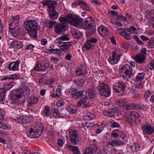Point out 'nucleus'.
Listing matches in <instances>:
<instances>
[{"instance_id": "28", "label": "nucleus", "mask_w": 154, "mask_h": 154, "mask_svg": "<svg viewBox=\"0 0 154 154\" xmlns=\"http://www.w3.org/2000/svg\"><path fill=\"white\" fill-rule=\"evenodd\" d=\"M11 45L13 47L16 48H21L23 46L22 42L20 41H14L11 43Z\"/></svg>"}, {"instance_id": "40", "label": "nucleus", "mask_w": 154, "mask_h": 154, "mask_svg": "<svg viewBox=\"0 0 154 154\" xmlns=\"http://www.w3.org/2000/svg\"><path fill=\"white\" fill-rule=\"evenodd\" d=\"M98 32L99 34L102 35L103 34H106V29L103 26H100L98 29Z\"/></svg>"}, {"instance_id": "24", "label": "nucleus", "mask_w": 154, "mask_h": 154, "mask_svg": "<svg viewBox=\"0 0 154 154\" xmlns=\"http://www.w3.org/2000/svg\"><path fill=\"white\" fill-rule=\"evenodd\" d=\"M78 5H81V6H82V8L83 9L85 8L86 9L87 5L82 0L77 1L72 3V8H75Z\"/></svg>"}, {"instance_id": "50", "label": "nucleus", "mask_w": 154, "mask_h": 154, "mask_svg": "<svg viewBox=\"0 0 154 154\" xmlns=\"http://www.w3.org/2000/svg\"><path fill=\"white\" fill-rule=\"evenodd\" d=\"M117 19L120 20H124L125 21H127L126 17L124 16L122 14H120L119 15H118L117 16Z\"/></svg>"}, {"instance_id": "21", "label": "nucleus", "mask_w": 154, "mask_h": 154, "mask_svg": "<svg viewBox=\"0 0 154 154\" xmlns=\"http://www.w3.org/2000/svg\"><path fill=\"white\" fill-rule=\"evenodd\" d=\"M118 112V110L115 108L108 110H105L103 111V113L104 115L113 117L115 116V113Z\"/></svg>"}, {"instance_id": "20", "label": "nucleus", "mask_w": 154, "mask_h": 154, "mask_svg": "<svg viewBox=\"0 0 154 154\" xmlns=\"http://www.w3.org/2000/svg\"><path fill=\"white\" fill-rule=\"evenodd\" d=\"M58 43V42H57ZM59 45L60 47V50L62 52H68L69 51V46L70 44L67 42H63L59 41Z\"/></svg>"}, {"instance_id": "13", "label": "nucleus", "mask_w": 154, "mask_h": 154, "mask_svg": "<svg viewBox=\"0 0 154 154\" xmlns=\"http://www.w3.org/2000/svg\"><path fill=\"white\" fill-rule=\"evenodd\" d=\"M14 82H11L4 85L3 88H0V101H2L4 99L7 90H9L14 85Z\"/></svg>"}, {"instance_id": "25", "label": "nucleus", "mask_w": 154, "mask_h": 154, "mask_svg": "<svg viewBox=\"0 0 154 154\" xmlns=\"http://www.w3.org/2000/svg\"><path fill=\"white\" fill-rule=\"evenodd\" d=\"M146 57L145 54L140 53L136 55L135 59L136 61L137 62L139 63H142L144 62Z\"/></svg>"}, {"instance_id": "46", "label": "nucleus", "mask_w": 154, "mask_h": 154, "mask_svg": "<svg viewBox=\"0 0 154 154\" xmlns=\"http://www.w3.org/2000/svg\"><path fill=\"white\" fill-rule=\"evenodd\" d=\"M9 79H19L20 76L18 74H14L11 75H9Z\"/></svg>"}, {"instance_id": "62", "label": "nucleus", "mask_w": 154, "mask_h": 154, "mask_svg": "<svg viewBox=\"0 0 154 154\" xmlns=\"http://www.w3.org/2000/svg\"><path fill=\"white\" fill-rule=\"evenodd\" d=\"M51 59L55 63H57L59 62V59L56 57H52Z\"/></svg>"}, {"instance_id": "39", "label": "nucleus", "mask_w": 154, "mask_h": 154, "mask_svg": "<svg viewBox=\"0 0 154 154\" xmlns=\"http://www.w3.org/2000/svg\"><path fill=\"white\" fill-rule=\"evenodd\" d=\"M44 113L45 116L47 117H49L51 114V112L50 111V108L49 106H45Z\"/></svg>"}, {"instance_id": "14", "label": "nucleus", "mask_w": 154, "mask_h": 154, "mask_svg": "<svg viewBox=\"0 0 154 154\" xmlns=\"http://www.w3.org/2000/svg\"><path fill=\"white\" fill-rule=\"evenodd\" d=\"M33 120V117L29 115H25L21 116L17 118L16 120L14 119L16 122H17L21 124H26L28 123L32 122Z\"/></svg>"}, {"instance_id": "5", "label": "nucleus", "mask_w": 154, "mask_h": 154, "mask_svg": "<svg viewBox=\"0 0 154 154\" xmlns=\"http://www.w3.org/2000/svg\"><path fill=\"white\" fill-rule=\"evenodd\" d=\"M121 73L123 74V77L124 79H128L133 76L135 72L133 68L128 64H126L121 68Z\"/></svg>"}, {"instance_id": "6", "label": "nucleus", "mask_w": 154, "mask_h": 154, "mask_svg": "<svg viewBox=\"0 0 154 154\" xmlns=\"http://www.w3.org/2000/svg\"><path fill=\"white\" fill-rule=\"evenodd\" d=\"M22 91L21 90H16V93H13L11 95V99L14 103H16V104L17 106L19 105H24L25 102L24 99L18 101V99H20L22 97Z\"/></svg>"}, {"instance_id": "19", "label": "nucleus", "mask_w": 154, "mask_h": 154, "mask_svg": "<svg viewBox=\"0 0 154 154\" xmlns=\"http://www.w3.org/2000/svg\"><path fill=\"white\" fill-rule=\"evenodd\" d=\"M125 83L121 81L118 82L114 85L115 91L118 93L124 92L125 90Z\"/></svg>"}, {"instance_id": "55", "label": "nucleus", "mask_w": 154, "mask_h": 154, "mask_svg": "<svg viewBox=\"0 0 154 154\" xmlns=\"http://www.w3.org/2000/svg\"><path fill=\"white\" fill-rule=\"evenodd\" d=\"M53 114L54 116L56 118H58L59 116L60 113L58 109H54L53 112Z\"/></svg>"}, {"instance_id": "57", "label": "nucleus", "mask_w": 154, "mask_h": 154, "mask_svg": "<svg viewBox=\"0 0 154 154\" xmlns=\"http://www.w3.org/2000/svg\"><path fill=\"white\" fill-rule=\"evenodd\" d=\"M110 125L112 128H116L120 126V125L118 122H114L110 124Z\"/></svg>"}, {"instance_id": "45", "label": "nucleus", "mask_w": 154, "mask_h": 154, "mask_svg": "<svg viewBox=\"0 0 154 154\" xmlns=\"http://www.w3.org/2000/svg\"><path fill=\"white\" fill-rule=\"evenodd\" d=\"M119 137L124 141H125V139L126 137H127V135L124 132L120 131V132H119Z\"/></svg>"}, {"instance_id": "17", "label": "nucleus", "mask_w": 154, "mask_h": 154, "mask_svg": "<svg viewBox=\"0 0 154 154\" xmlns=\"http://www.w3.org/2000/svg\"><path fill=\"white\" fill-rule=\"evenodd\" d=\"M68 24L58 23L55 27L54 32L57 34H60L68 29Z\"/></svg>"}, {"instance_id": "60", "label": "nucleus", "mask_w": 154, "mask_h": 154, "mask_svg": "<svg viewBox=\"0 0 154 154\" xmlns=\"http://www.w3.org/2000/svg\"><path fill=\"white\" fill-rule=\"evenodd\" d=\"M87 125V122H82L81 124H79V126L80 128H84L85 130H86V129L85 128V127Z\"/></svg>"}, {"instance_id": "22", "label": "nucleus", "mask_w": 154, "mask_h": 154, "mask_svg": "<svg viewBox=\"0 0 154 154\" xmlns=\"http://www.w3.org/2000/svg\"><path fill=\"white\" fill-rule=\"evenodd\" d=\"M116 105H117V106H138L137 104L135 102H133L130 104H129L128 103H127L126 100L124 99L120 100L117 101Z\"/></svg>"}, {"instance_id": "44", "label": "nucleus", "mask_w": 154, "mask_h": 154, "mask_svg": "<svg viewBox=\"0 0 154 154\" xmlns=\"http://www.w3.org/2000/svg\"><path fill=\"white\" fill-rule=\"evenodd\" d=\"M95 117V116L94 113H87V120H91L94 119Z\"/></svg>"}, {"instance_id": "7", "label": "nucleus", "mask_w": 154, "mask_h": 154, "mask_svg": "<svg viewBox=\"0 0 154 154\" xmlns=\"http://www.w3.org/2000/svg\"><path fill=\"white\" fill-rule=\"evenodd\" d=\"M120 130L118 129H115L113 130L112 133V136L114 137L115 140H112L111 141H109L108 144L112 146H120L124 144V142L121 141L120 139L116 140L117 137L119 136Z\"/></svg>"}, {"instance_id": "34", "label": "nucleus", "mask_w": 154, "mask_h": 154, "mask_svg": "<svg viewBox=\"0 0 154 154\" xmlns=\"http://www.w3.org/2000/svg\"><path fill=\"white\" fill-rule=\"evenodd\" d=\"M76 73L79 75H85L87 73V71L86 70H82V69L79 68L75 70Z\"/></svg>"}, {"instance_id": "26", "label": "nucleus", "mask_w": 154, "mask_h": 154, "mask_svg": "<svg viewBox=\"0 0 154 154\" xmlns=\"http://www.w3.org/2000/svg\"><path fill=\"white\" fill-rule=\"evenodd\" d=\"M71 32L74 37L76 38L79 39L82 37V32L76 29H72Z\"/></svg>"}, {"instance_id": "15", "label": "nucleus", "mask_w": 154, "mask_h": 154, "mask_svg": "<svg viewBox=\"0 0 154 154\" xmlns=\"http://www.w3.org/2000/svg\"><path fill=\"white\" fill-rule=\"evenodd\" d=\"M70 140L73 145H76L79 142L80 139L76 131L73 130H71L69 132Z\"/></svg>"}, {"instance_id": "2", "label": "nucleus", "mask_w": 154, "mask_h": 154, "mask_svg": "<svg viewBox=\"0 0 154 154\" xmlns=\"http://www.w3.org/2000/svg\"><path fill=\"white\" fill-rule=\"evenodd\" d=\"M19 16H12L11 19L9 21V30L10 31L12 35L16 38L20 35V30L18 28H16L18 25Z\"/></svg>"}, {"instance_id": "61", "label": "nucleus", "mask_w": 154, "mask_h": 154, "mask_svg": "<svg viewBox=\"0 0 154 154\" xmlns=\"http://www.w3.org/2000/svg\"><path fill=\"white\" fill-rule=\"evenodd\" d=\"M7 128V127L5 124L2 122H0V128L6 129Z\"/></svg>"}, {"instance_id": "47", "label": "nucleus", "mask_w": 154, "mask_h": 154, "mask_svg": "<svg viewBox=\"0 0 154 154\" xmlns=\"http://www.w3.org/2000/svg\"><path fill=\"white\" fill-rule=\"evenodd\" d=\"M87 101V98H83L80 100L77 103V106H81L83 104H85Z\"/></svg>"}, {"instance_id": "48", "label": "nucleus", "mask_w": 154, "mask_h": 154, "mask_svg": "<svg viewBox=\"0 0 154 154\" xmlns=\"http://www.w3.org/2000/svg\"><path fill=\"white\" fill-rule=\"evenodd\" d=\"M52 49V54H60L61 53L60 50L58 48Z\"/></svg>"}, {"instance_id": "42", "label": "nucleus", "mask_w": 154, "mask_h": 154, "mask_svg": "<svg viewBox=\"0 0 154 154\" xmlns=\"http://www.w3.org/2000/svg\"><path fill=\"white\" fill-rule=\"evenodd\" d=\"M98 41L97 38L94 37H92L89 39L87 40V44H92L94 45Z\"/></svg>"}, {"instance_id": "1", "label": "nucleus", "mask_w": 154, "mask_h": 154, "mask_svg": "<svg viewBox=\"0 0 154 154\" xmlns=\"http://www.w3.org/2000/svg\"><path fill=\"white\" fill-rule=\"evenodd\" d=\"M24 26L30 36L34 38L37 37V30L39 29L40 27L36 21H26L24 23Z\"/></svg>"}, {"instance_id": "4", "label": "nucleus", "mask_w": 154, "mask_h": 154, "mask_svg": "<svg viewBox=\"0 0 154 154\" xmlns=\"http://www.w3.org/2000/svg\"><path fill=\"white\" fill-rule=\"evenodd\" d=\"M67 22L75 27L82 26L83 24V19L79 16L69 14L67 15Z\"/></svg>"}, {"instance_id": "12", "label": "nucleus", "mask_w": 154, "mask_h": 154, "mask_svg": "<svg viewBox=\"0 0 154 154\" xmlns=\"http://www.w3.org/2000/svg\"><path fill=\"white\" fill-rule=\"evenodd\" d=\"M43 128L42 127L39 128V129L33 130L31 128L26 132L27 136L30 138H35L39 137L42 134Z\"/></svg>"}, {"instance_id": "49", "label": "nucleus", "mask_w": 154, "mask_h": 154, "mask_svg": "<svg viewBox=\"0 0 154 154\" xmlns=\"http://www.w3.org/2000/svg\"><path fill=\"white\" fill-rule=\"evenodd\" d=\"M59 20H60V23H65V24H68L67 23V17L66 18H64L63 17H61L60 18H59Z\"/></svg>"}, {"instance_id": "35", "label": "nucleus", "mask_w": 154, "mask_h": 154, "mask_svg": "<svg viewBox=\"0 0 154 154\" xmlns=\"http://www.w3.org/2000/svg\"><path fill=\"white\" fill-rule=\"evenodd\" d=\"M66 110L69 111L70 114H73L75 113L77 111L76 106H67Z\"/></svg>"}, {"instance_id": "41", "label": "nucleus", "mask_w": 154, "mask_h": 154, "mask_svg": "<svg viewBox=\"0 0 154 154\" xmlns=\"http://www.w3.org/2000/svg\"><path fill=\"white\" fill-rule=\"evenodd\" d=\"M94 21L93 17H87V26H93Z\"/></svg>"}, {"instance_id": "37", "label": "nucleus", "mask_w": 154, "mask_h": 154, "mask_svg": "<svg viewBox=\"0 0 154 154\" xmlns=\"http://www.w3.org/2000/svg\"><path fill=\"white\" fill-rule=\"evenodd\" d=\"M45 23L47 24V26L49 28H51L55 25H56L57 23L55 21H51L48 20Z\"/></svg>"}, {"instance_id": "8", "label": "nucleus", "mask_w": 154, "mask_h": 154, "mask_svg": "<svg viewBox=\"0 0 154 154\" xmlns=\"http://www.w3.org/2000/svg\"><path fill=\"white\" fill-rule=\"evenodd\" d=\"M112 55L109 56L108 58V61L111 65H114L118 63L120 59V57L122 54L120 50L118 48L112 51Z\"/></svg>"}, {"instance_id": "53", "label": "nucleus", "mask_w": 154, "mask_h": 154, "mask_svg": "<svg viewBox=\"0 0 154 154\" xmlns=\"http://www.w3.org/2000/svg\"><path fill=\"white\" fill-rule=\"evenodd\" d=\"M148 46L151 48H153L154 46V40L150 39L148 42Z\"/></svg>"}, {"instance_id": "33", "label": "nucleus", "mask_w": 154, "mask_h": 154, "mask_svg": "<svg viewBox=\"0 0 154 154\" xmlns=\"http://www.w3.org/2000/svg\"><path fill=\"white\" fill-rule=\"evenodd\" d=\"M88 92V91H87ZM88 96H87V98H94L96 96L94 91L91 89H90L88 90Z\"/></svg>"}, {"instance_id": "9", "label": "nucleus", "mask_w": 154, "mask_h": 154, "mask_svg": "<svg viewBox=\"0 0 154 154\" xmlns=\"http://www.w3.org/2000/svg\"><path fill=\"white\" fill-rule=\"evenodd\" d=\"M144 135H150L154 133V126L149 122H145L141 126Z\"/></svg>"}, {"instance_id": "18", "label": "nucleus", "mask_w": 154, "mask_h": 154, "mask_svg": "<svg viewBox=\"0 0 154 154\" xmlns=\"http://www.w3.org/2000/svg\"><path fill=\"white\" fill-rule=\"evenodd\" d=\"M117 31L119 32L121 36H123L126 39L129 40L131 39V35L129 33H131V31H129L126 28H119L117 29Z\"/></svg>"}, {"instance_id": "56", "label": "nucleus", "mask_w": 154, "mask_h": 154, "mask_svg": "<svg viewBox=\"0 0 154 154\" xmlns=\"http://www.w3.org/2000/svg\"><path fill=\"white\" fill-rule=\"evenodd\" d=\"M77 91V89L74 87L72 86L69 89V91L72 94Z\"/></svg>"}, {"instance_id": "30", "label": "nucleus", "mask_w": 154, "mask_h": 154, "mask_svg": "<svg viewBox=\"0 0 154 154\" xmlns=\"http://www.w3.org/2000/svg\"><path fill=\"white\" fill-rule=\"evenodd\" d=\"M84 93L82 91H76L72 95V97L75 99H78L81 98L83 96Z\"/></svg>"}, {"instance_id": "23", "label": "nucleus", "mask_w": 154, "mask_h": 154, "mask_svg": "<svg viewBox=\"0 0 154 154\" xmlns=\"http://www.w3.org/2000/svg\"><path fill=\"white\" fill-rule=\"evenodd\" d=\"M20 63V61L17 60L16 62H13L10 63L8 66V69L10 70L17 71L18 69V65Z\"/></svg>"}, {"instance_id": "43", "label": "nucleus", "mask_w": 154, "mask_h": 154, "mask_svg": "<svg viewBox=\"0 0 154 154\" xmlns=\"http://www.w3.org/2000/svg\"><path fill=\"white\" fill-rule=\"evenodd\" d=\"M69 39V37L68 36L67 34H63L57 40L59 39L61 41H67Z\"/></svg>"}, {"instance_id": "64", "label": "nucleus", "mask_w": 154, "mask_h": 154, "mask_svg": "<svg viewBox=\"0 0 154 154\" xmlns=\"http://www.w3.org/2000/svg\"><path fill=\"white\" fill-rule=\"evenodd\" d=\"M63 88V87L62 86H59L56 90V92L58 93V94H61V91Z\"/></svg>"}, {"instance_id": "59", "label": "nucleus", "mask_w": 154, "mask_h": 154, "mask_svg": "<svg viewBox=\"0 0 154 154\" xmlns=\"http://www.w3.org/2000/svg\"><path fill=\"white\" fill-rule=\"evenodd\" d=\"M65 102L63 100H59L57 102V106H63L65 104Z\"/></svg>"}, {"instance_id": "52", "label": "nucleus", "mask_w": 154, "mask_h": 154, "mask_svg": "<svg viewBox=\"0 0 154 154\" xmlns=\"http://www.w3.org/2000/svg\"><path fill=\"white\" fill-rule=\"evenodd\" d=\"M38 101V99L36 97H32L31 98L30 102L32 104H35L37 103Z\"/></svg>"}, {"instance_id": "38", "label": "nucleus", "mask_w": 154, "mask_h": 154, "mask_svg": "<svg viewBox=\"0 0 154 154\" xmlns=\"http://www.w3.org/2000/svg\"><path fill=\"white\" fill-rule=\"evenodd\" d=\"M18 90H21V91H22V92H21V93H22V96L23 95L27 94L28 93H29V88L27 86L22 88L20 89H18Z\"/></svg>"}, {"instance_id": "29", "label": "nucleus", "mask_w": 154, "mask_h": 154, "mask_svg": "<svg viewBox=\"0 0 154 154\" xmlns=\"http://www.w3.org/2000/svg\"><path fill=\"white\" fill-rule=\"evenodd\" d=\"M67 148L69 150L72 151L73 154H81L80 151L79 150L78 147L71 145H69Z\"/></svg>"}, {"instance_id": "54", "label": "nucleus", "mask_w": 154, "mask_h": 154, "mask_svg": "<svg viewBox=\"0 0 154 154\" xmlns=\"http://www.w3.org/2000/svg\"><path fill=\"white\" fill-rule=\"evenodd\" d=\"M4 111L3 109L0 108V120L2 121L4 119Z\"/></svg>"}, {"instance_id": "58", "label": "nucleus", "mask_w": 154, "mask_h": 154, "mask_svg": "<svg viewBox=\"0 0 154 154\" xmlns=\"http://www.w3.org/2000/svg\"><path fill=\"white\" fill-rule=\"evenodd\" d=\"M67 53V54L65 57V58L68 60H71V54L70 52L69 51V52H66Z\"/></svg>"}, {"instance_id": "31", "label": "nucleus", "mask_w": 154, "mask_h": 154, "mask_svg": "<svg viewBox=\"0 0 154 154\" xmlns=\"http://www.w3.org/2000/svg\"><path fill=\"white\" fill-rule=\"evenodd\" d=\"M87 153L88 154H94L97 151V148L95 145H91L89 147L87 148Z\"/></svg>"}, {"instance_id": "11", "label": "nucleus", "mask_w": 154, "mask_h": 154, "mask_svg": "<svg viewBox=\"0 0 154 154\" xmlns=\"http://www.w3.org/2000/svg\"><path fill=\"white\" fill-rule=\"evenodd\" d=\"M140 116L138 113L135 112H132L130 113L127 119L126 122L130 126L133 125L135 123H137L139 121Z\"/></svg>"}, {"instance_id": "10", "label": "nucleus", "mask_w": 154, "mask_h": 154, "mask_svg": "<svg viewBox=\"0 0 154 154\" xmlns=\"http://www.w3.org/2000/svg\"><path fill=\"white\" fill-rule=\"evenodd\" d=\"M98 88L101 95L105 97H107L110 95V91L107 85L99 82Z\"/></svg>"}, {"instance_id": "27", "label": "nucleus", "mask_w": 154, "mask_h": 154, "mask_svg": "<svg viewBox=\"0 0 154 154\" xmlns=\"http://www.w3.org/2000/svg\"><path fill=\"white\" fill-rule=\"evenodd\" d=\"M96 30V28L94 26H87V37L93 35Z\"/></svg>"}, {"instance_id": "63", "label": "nucleus", "mask_w": 154, "mask_h": 154, "mask_svg": "<svg viewBox=\"0 0 154 154\" xmlns=\"http://www.w3.org/2000/svg\"><path fill=\"white\" fill-rule=\"evenodd\" d=\"M142 85L143 83L142 82H140L138 84H137L136 87V88L137 90H140L141 89L143 88Z\"/></svg>"}, {"instance_id": "36", "label": "nucleus", "mask_w": 154, "mask_h": 154, "mask_svg": "<svg viewBox=\"0 0 154 154\" xmlns=\"http://www.w3.org/2000/svg\"><path fill=\"white\" fill-rule=\"evenodd\" d=\"M145 74L143 72L139 73L136 76V80L141 82L144 78Z\"/></svg>"}, {"instance_id": "32", "label": "nucleus", "mask_w": 154, "mask_h": 154, "mask_svg": "<svg viewBox=\"0 0 154 154\" xmlns=\"http://www.w3.org/2000/svg\"><path fill=\"white\" fill-rule=\"evenodd\" d=\"M131 149L132 151L137 152L141 151L139 144L137 143H134L133 145L131 146Z\"/></svg>"}, {"instance_id": "16", "label": "nucleus", "mask_w": 154, "mask_h": 154, "mask_svg": "<svg viewBox=\"0 0 154 154\" xmlns=\"http://www.w3.org/2000/svg\"><path fill=\"white\" fill-rule=\"evenodd\" d=\"M50 63L46 61H38L36 66L33 68L34 70L38 71H45L48 67Z\"/></svg>"}, {"instance_id": "51", "label": "nucleus", "mask_w": 154, "mask_h": 154, "mask_svg": "<svg viewBox=\"0 0 154 154\" xmlns=\"http://www.w3.org/2000/svg\"><path fill=\"white\" fill-rule=\"evenodd\" d=\"M152 94V93L150 91H146L144 95V97L145 98V99H147Z\"/></svg>"}, {"instance_id": "3", "label": "nucleus", "mask_w": 154, "mask_h": 154, "mask_svg": "<svg viewBox=\"0 0 154 154\" xmlns=\"http://www.w3.org/2000/svg\"><path fill=\"white\" fill-rule=\"evenodd\" d=\"M57 4L55 1L45 2L43 3V6H48V11L49 13V17L52 19H55L58 18L59 14L55 10V5Z\"/></svg>"}]
</instances>
